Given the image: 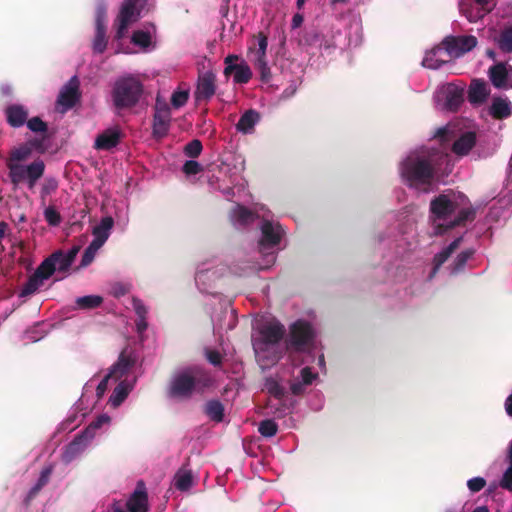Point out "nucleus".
<instances>
[{
  "instance_id": "37998d69",
  "label": "nucleus",
  "mask_w": 512,
  "mask_h": 512,
  "mask_svg": "<svg viewBox=\"0 0 512 512\" xmlns=\"http://www.w3.org/2000/svg\"><path fill=\"white\" fill-rule=\"evenodd\" d=\"M27 127L35 133H45L48 130L47 123L44 122L40 117L35 116L27 119L26 121Z\"/></svg>"
},
{
  "instance_id": "09e8293b",
  "label": "nucleus",
  "mask_w": 512,
  "mask_h": 512,
  "mask_svg": "<svg viewBox=\"0 0 512 512\" xmlns=\"http://www.w3.org/2000/svg\"><path fill=\"white\" fill-rule=\"evenodd\" d=\"M461 11L466 16V18L469 20V22H476L479 19L483 18L487 13H489L490 9H485V11H484V10L479 8L474 13V11L472 9L461 8Z\"/></svg>"
},
{
  "instance_id": "0eeeda50",
  "label": "nucleus",
  "mask_w": 512,
  "mask_h": 512,
  "mask_svg": "<svg viewBox=\"0 0 512 512\" xmlns=\"http://www.w3.org/2000/svg\"><path fill=\"white\" fill-rule=\"evenodd\" d=\"M458 203L450 199L446 194H440L434 197L430 202L431 219L433 220V228L436 224L447 223L453 219L452 215L456 212Z\"/></svg>"
},
{
  "instance_id": "2f4dec72",
  "label": "nucleus",
  "mask_w": 512,
  "mask_h": 512,
  "mask_svg": "<svg viewBox=\"0 0 512 512\" xmlns=\"http://www.w3.org/2000/svg\"><path fill=\"white\" fill-rule=\"evenodd\" d=\"M48 258H53L51 263L53 264L54 272L56 270L59 272H67L72 265V263L65 257L62 250L53 252Z\"/></svg>"
},
{
  "instance_id": "f3484780",
  "label": "nucleus",
  "mask_w": 512,
  "mask_h": 512,
  "mask_svg": "<svg viewBox=\"0 0 512 512\" xmlns=\"http://www.w3.org/2000/svg\"><path fill=\"white\" fill-rule=\"evenodd\" d=\"M445 97L444 108L455 112L464 101V89L453 83H449L443 90Z\"/></svg>"
},
{
  "instance_id": "052dcab7",
  "label": "nucleus",
  "mask_w": 512,
  "mask_h": 512,
  "mask_svg": "<svg viewBox=\"0 0 512 512\" xmlns=\"http://www.w3.org/2000/svg\"><path fill=\"white\" fill-rule=\"evenodd\" d=\"M50 474H51L50 468H45L44 470H42L40 477L37 480L36 485H38V487L43 488L48 483Z\"/></svg>"
},
{
  "instance_id": "7ed1b4c3",
  "label": "nucleus",
  "mask_w": 512,
  "mask_h": 512,
  "mask_svg": "<svg viewBox=\"0 0 512 512\" xmlns=\"http://www.w3.org/2000/svg\"><path fill=\"white\" fill-rule=\"evenodd\" d=\"M214 379L204 367L194 365L176 373L168 386L167 394L174 399H189L194 392L202 393L212 387Z\"/></svg>"
},
{
  "instance_id": "bf43d9fd",
  "label": "nucleus",
  "mask_w": 512,
  "mask_h": 512,
  "mask_svg": "<svg viewBox=\"0 0 512 512\" xmlns=\"http://www.w3.org/2000/svg\"><path fill=\"white\" fill-rule=\"evenodd\" d=\"M302 383L305 385H310L312 381L315 379L316 374H314L310 367H304L301 370Z\"/></svg>"
},
{
  "instance_id": "473e14b6",
  "label": "nucleus",
  "mask_w": 512,
  "mask_h": 512,
  "mask_svg": "<svg viewBox=\"0 0 512 512\" xmlns=\"http://www.w3.org/2000/svg\"><path fill=\"white\" fill-rule=\"evenodd\" d=\"M498 47L505 53L512 52V25L505 27L497 40Z\"/></svg>"
},
{
  "instance_id": "338daca9",
  "label": "nucleus",
  "mask_w": 512,
  "mask_h": 512,
  "mask_svg": "<svg viewBox=\"0 0 512 512\" xmlns=\"http://www.w3.org/2000/svg\"><path fill=\"white\" fill-rule=\"evenodd\" d=\"M80 250V246L78 245H75L73 246L67 253H64L65 257L71 262L73 263L78 252Z\"/></svg>"
},
{
  "instance_id": "13d9d810",
  "label": "nucleus",
  "mask_w": 512,
  "mask_h": 512,
  "mask_svg": "<svg viewBox=\"0 0 512 512\" xmlns=\"http://www.w3.org/2000/svg\"><path fill=\"white\" fill-rule=\"evenodd\" d=\"M110 378H112V376H111V374L108 373L97 385L96 395L98 398H101L105 394L107 387H108V381Z\"/></svg>"
},
{
  "instance_id": "69168bd1",
  "label": "nucleus",
  "mask_w": 512,
  "mask_h": 512,
  "mask_svg": "<svg viewBox=\"0 0 512 512\" xmlns=\"http://www.w3.org/2000/svg\"><path fill=\"white\" fill-rule=\"evenodd\" d=\"M305 384L302 382H294L291 384L290 389L293 395H300L304 392Z\"/></svg>"
},
{
  "instance_id": "e2e57ef3",
  "label": "nucleus",
  "mask_w": 512,
  "mask_h": 512,
  "mask_svg": "<svg viewBox=\"0 0 512 512\" xmlns=\"http://www.w3.org/2000/svg\"><path fill=\"white\" fill-rule=\"evenodd\" d=\"M56 188H57V182L54 179L47 180L42 188V193L45 195H48L52 191H55Z\"/></svg>"
},
{
  "instance_id": "58836bf2",
  "label": "nucleus",
  "mask_w": 512,
  "mask_h": 512,
  "mask_svg": "<svg viewBox=\"0 0 512 512\" xmlns=\"http://www.w3.org/2000/svg\"><path fill=\"white\" fill-rule=\"evenodd\" d=\"M439 50L440 48H435L430 52L426 53L425 57L423 58L422 65L429 69H439L445 63V61L438 60L435 58Z\"/></svg>"
},
{
  "instance_id": "1a4fd4ad",
  "label": "nucleus",
  "mask_w": 512,
  "mask_h": 512,
  "mask_svg": "<svg viewBox=\"0 0 512 512\" xmlns=\"http://www.w3.org/2000/svg\"><path fill=\"white\" fill-rule=\"evenodd\" d=\"M80 99V81L77 76H73L59 92L56 101L57 110L60 113H65L72 109Z\"/></svg>"
},
{
  "instance_id": "72a5a7b5",
  "label": "nucleus",
  "mask_w": 512,
  "mask_h": 512,
  "mask_svg": "<svg viewBox=\"0 0 512 512\" xmlns=\"http://www.w3.org/2000/svg\"><path fill=\"white\" fill-rule=\"evenodd\" d=\"M475 250L472 248L466 249L459 253L452 264V272L459 273L466 266L467 261L474 255Z\"/></svg>"
},
{
  "instance_id": "7c9ffc66",
  "label": "nucleus",
  "mask_w": 512,
  "mask_h": 512,
  "mask_svg": "<svg viewBox=\"0 0 512 512\" xmlns=\"http://www.w3.org/2000/svg\"><path fill=\"white\" fill-rule=\"evenodd\" d=\"M174 485L179 491H188L193 485V475L190 470L180 469L174 476Z\"/></svg>"
},
{
  "instance_id": "ddd939ff",
  "label": "nucleus",
  "mask_w": 512,
  "mask_h": 512,
  "mask_svg": "<svg viewBox=\"0 0 512 512\" xmlns=\"http://www.w3.org/2000/svg\"><path fill=\"white\" fill-rule=\"evenodd\" d=\"M475 217L476 210L473 207L461 209L458 211L457 215L447 223L436 224L434 227L433 235H443L458 226L465 225L467 221H473Z\"/></svg>"
},
{
  "instance_id": "f704fd0d",
  "label": "nucleus",
  "mask_w": 512,
  "mask_h": 512,
  "mask_svg": "<svg viewBox=\"0 0 512 512\" xmlns=\"http://www.w3.org/2000/svg\"><path fill=\"white\" fill-rule=\"evenodd\" d=\"M103 302V298L98 295H88L79 297L76 304L80 309H94L99 307Z\"/></svg>"
},
{
  "instance_id": "a19ab883",
  "label": "nucleus",
  "mask_w": 512,
  "mask_h": 512,
  "mask_svg": "<svg viewBox=\"0 0 512 512\" xmlns=\"http://www.w3.org/2000/svg\"><path fill=\"white\" fill-rule=\"evenodd\" d=\"M131 41L142 48H146L151 44V35L147 31L136 30L132 34Z\"/></svg>"
},
{
  "instance_id": "680f3d73",
  "label": "nucleus",
  "mask_w": 512,
  "mask_h": 512,
  "mask_svg": "<svg viewBox=\"0 0 512 512\" xmlns=\"http://www.w3.org/2000/svg\"><path fill=\"white\" fill-rule=\"evenodd\" d=\"M434 137L438 138L441 143L447 142L449 140V130L446 127L438 128Z\"/></svg>"
},
{
  "instance_id": "c85d7f7f",
  "label": "nucleus",
  "mask_w": 512,
  "mask_h": 512,
  "mask_svg": "<svg viewBox=\"0 0 512 512\" xmlns=\"http://www.w3.org/2000/svg\"><path fill=\"white\" fill-rule=\"evenodd\" d=\"M131 391V386L126 381H121L113 390L109 398V403L113 407L120 406L124 400L128 397Z\"/></svg>"
},
{
  "instance_id": "4be33fe9",
  "label": "nucleus",
  "mask_w": 512,
  "mask_h": 512,
  "mask_svg": "<svg viewBox=\"0 0 512 512\" xmlns=\"http://www.w3.org/2000/svg\"><path fill=\"white\" fill-rule=\"evenodd\" d=\"M134 365L135 359L123 351L120 353L117 362L112 365L109 374H111L112 377L119 379L126 375Z\"/></svg>"
},
{
  "instance_id": "0e129e2a",
  "label": "nucleus",
  "mask_w": 512,
  "mask_h": 512,
  "mask_svg": "<svg viewBox=\"0 0 512 512\" xmlns=\"http://www.w3.org/2000/svg\"><path fill=\"white\" fill-rule=\"evenodd\" d=\"M42 487H38V485H34L28 492L27 496H26V499H25V503L26 505H28L30 503L31 500H33L37 495L38 493L41 491Z\"/></svg>"
},
{
  "instance_id": "39448f33",
  "label": "nucleus",
  "mask_w": 512,
  "mask_h": 512,
  "mask_svg": "<svg viewBox=\"0 0 512 512\" xmlns=\"http://www.w3.org/2000/svg\"><path fill=\"white\" fill-rule=\"evenodd\" d=\"M314 332L310 323L304 320H297L289 329L287 349L296 352H304L312 344Z\"/></svg>"
},
{
  "instance_id": "20e7f679",
  "label": "nucleus",
  "mask_w": 512,
  "mask_h": 512,
  "mask_svg": "<svg viewBox=\"0 0 512 512\" xmlns=\"http://www.w3.org/2000/svg\"><path fill=\"white\" fill-rule=\"evenodd\" d=\"M144 92L142 82L133 75L118 78L112 88L113 105L118 110L130 109L138 104Z\"/></svg>"
},
{
  "instance_id": "4468645a",
  "label": "nucleus",
  "mask_w": 512,
  "mask_h": 512,
  "mask_svg": "<svg viewBox=\"0 0 512 512\" xmlns=\"http://www.w3.org/2000/svg\"><path fill=\"white\" fill-rule=\"evenodd\" d=\"M262 237L259 241L260 251L264 252L267 248H272L278 245L282 237V227L277 224L274 225L270 221H264L261 225Z\"/></svg>"
},
{
  "instance_id": "79ce46f5",
  "label": "nucleus",
  "mask_w": 512,
  "mask_h": 512,
  "mask_svg": "<svg viewBox=\"0 0 512 512\" xmlns=\"http://www.w3.org/2000/svg\"><path fill=\"white\" fill-rule=\"evenodd\" d=\"M202 150V142L198 139H193L185 145L184 154L190 158H197Z\"/></svg>"
},
{
  "instance_id": "774afa93",
  "label": "nucleus",
  "mask_w": 512,
  "mask_h": 512,
  "mask_svg": "<svg viewBox=\"0 0 512 512\" xmlns=\"http://www.w3.org/2000/svg\"><path fill=\"white\" fill-rule=\"evenodd\" d=\"M504 407L507 415L512 417V393L506 398Z\"/></svg>"
},
{
  "instance_id": "49530a36",
  "label": "nucleus",
  "mask_w": 512,
  "mask_h": 512,
  "mask_svg": "<svg viewBox=\"0 0 512 512\" xmlns=\"http://www.w3.org/2000/svg\"><path fill=\"white\" fill-rule=\"evenodd\" d=\"M189 98V94L187 91H175L171 96V104L175 108H180L184 106Z\"/></svg>"
},
{
  "instance_id": "f257e3e1",
  "label": "nucleus",
  "mask_w": 512,
  "mask_h": 512,
  "mask_svg": "<svg viewBox=\"0 0 512 512\" xmlns=\"http://www.w3.org/2000/svg\"><path fill=\"white\" fill-rule=\"evenodd\" d=\"M442 156L437 149L412 152L402 161L400 174L410 187H429L435 180L439 159Z\"/></svg>"
},
{
  "instance_id": "5701e85b",
  "label": "nucleus",
  "mask_w": 512,
  "mask_h": 512,
  "mask_svg": "<svg viewBox=\"0 0 512 512\" xmlns=\"http://www.w3.org/2000/svg\"><path fill=\"white\" fill-rule=\"evenodd\" d=\"M114 220L111 216H106L101 219L100 224L95 226L92 230L94 239L92 242L103 246L110 235V231L113 228Z\"/></svg>"
},
{
  "instance_id": "412c9836",
  "label": "nucleus",
  "mask_w": 512,
  "mask_h": 512,
  "mask_svg": "<svg viewBox=\"0 0 512 512\" xmlns=\"http://www.w3.org/2000/svg\"><path fill=\"white\" fill-rule=\"evenodd\" d=\"M476 145V133L472 131L462 134L452 145V151L458 156H466Z\"/></svg>"
},
{
  "instance_id": "bb28decb",
  "label": "nucleus",
  "mask_w": 512,
  "mask_h": 512,
  "mask_svg": "<svg viewBox=\"0 0 512 512\" xmlns=\"http://www.w3.org/2000/svg\"><path fill=\"white\" fill-rule=\"evenodd\" d=\"M489 78L493 86L499 89L507 88L508 71L504 63H497L490 67Z\"/></svg>"
},
{
  "instance_id": "6e6d98bb",
  "label": "nucleus",
  "mask_w": 512,
  "mask_h": 512,
  "mask_svg": "<svg viewBox=\"0 0 512 512\" xmlns=\"http://www.w3.org/2000/svg\"><path fill=\"white\" fill-rule=\"evenodd\" d=\"M133 309L137 315V318L146 317L147 308L140 299H137V298L133 299Z\"/></svg>"
},
{
  "instance_id": "f8f14e48",
  "label": "nucleus",
  "mask_w": 512,
  "mask_h": 512,
  "mask_svg": "<svg viewBox=\"0 0 512 512\" xmlns=\"http://www.w3.org/2000/svg\"><path fill=\"white\" fill-rule=\"evenodd\" d=\"M171 112L165 102H160L157 98L155 114L153 118V136L161 139L165 137L170 128Z\"/></svg>"
},
{
  "instance_id": "6ab92c4d",
  "label": "nucleus",
  "mask_w": 512,
  "mask_h": 512,
  "mask_svg": "<svg viewBox=\"0 0 512 512\" xmlns=\"http://www.w3.org/2000/svg\"><path fill=\"white\" fill-rule=\"evenodd\" d=\"M120 139V130L109 128L97 136L94 147L98 150H110L119 144Z\"/></svg>"
},
{
  "instance_id": "423d86ee",
  "label": "nucleus",
  "mask_w": 512,
  "mask_h": 512,
  "mask_svg": "<svg viewBox=\"0 0 512 512\" xmlns=\"http://www.w3.org/2000/svg\"><path fill=\"white\" fill-rule=\"evenodd\" d=\"M140 0H124L119 15L115 21L117 26L115 39H122L131 23L140 18L142 7L139 6Z\"/></svg>"
},
{
  "instance_id": "dca6fc26",
  "label": "nucleus",
  "mask_w": 512,
  "mask_h": 512,
  "mask_svg": "<svg viewBox=\"0 0 512 512\" xmlns=\"http://www.w3.org/2000/svg\"><path fill=\"white\" fill-rule=\"evenodd\" d=\"M126 506L129 512H147L148 495L142 481L137 483L136 489L128 499Z\"/></svg>"
},
{
  "instance_id": "2eb2a0df",
  "label": "nucleus",
  "mask_w": 512,
  "mask_h": 512,
  "mask_svg": "<svg viewBox=\"0 0 512 512\" xmlns=\"http://www.w3.org/2000/svg\"><path fill=\"white\" fill-rule=\"evenodd\" d=\"M216 91V76L212 71H206L199 75L195 97L198 101L210 100Z\"/></svg>"
},
{
  "instance_id": "603ef678",
  "label": "nucleus",
  "mask_w": 512,
  "mask_h": 512,
  "mask_svg": "<svg viewBox=\"0 0 512 512\" xmlns=\"http://www.w3.org/2000/svg\"><path fill=\"white\" fill-rule=\"evenodd\" d=\"M258 39V50L256 51V57H266V50L268 46V39L263 33H259Z\"/></svg>"
},
{
  "instance_id": "9b49d317",
  "label": "nucleus",
  "mask_w": 512,
  "mask_h": 512,
  "mask_svg": "<svg viewBox=\"0 0 512 512\" xmlns=\"http://www.w3.org/2000/svg\"><path fill=\"white\" fill-rule=\"evenodd\" d=\"M442 45L450 57L459 58L476 47L477 39L472 35L447 36Z\"/></svg>"
},
{
  "instance_id": "4d7b16f0",
  "label": "nucleus",
  "mask_w": 512,
  "mask_h": 512,
  "mask_svg": "<svg viewBox=\"0 0 512 512\" xmlns=\"http://www.w3.org/2000/svg\"><path fill=\"white\" fill-rule=\"evenodd\" d=\"M237 219L241 223H247L253 219V213L246 207L241 206V207H239V209L237 211Z\"/></svg>"
},
{
  "instance_id": "9d476101",
  "label": "nucleus",
  "mask_w": 512,
  "mask_h": 512,
  "mask_svg": "<svg viewBox=\"0 0 512 512\" xmlns=\"http://www.w3.org/2000/svg\"><path fill=\"white\" fill-rule=\"evenodd\" d=\"M224 75H233L236 84H246L252 78V71L248 64L235 54H230L224 59Z\"/></svg>"
},
{
  "instance_id": "a18cd8bd",
  "label": "nucleus",
  "mask_w": 512,
  "mask_h": 512,
  "mask_svg": "<svg viewBox=\"0 0 512 512\" xmlns=\"http://www.w3.org/2000/svg\"><path fill=\"white\" fill-rule=\"evenodd\" d=\"M44 217L51 226H58L61 223V215L53 206H49L45 209Z\"/></svg>"
},
{
  "instance_id": "e433bc0d",
  "label": "nucleus",
  "mask_w": 512,
  "mask_h": 512,
  "mask_svg": "<svg viewBox=\"0 0 512 512\" xmlns=\"http://www.w3.org/2000/svg\"><path fill=\"white\" fill-rule=\"evenodd\" d=\"M107 47L106 28H99L95 31L93 41V51L95 53H103Z\"/></svg>"
},
{
  "instance_id": "8fccbe9b",
  "label": "nucleus",
  "mask_w": 512,
  "mask_h": 512,
  "mask_svg": "<svg viewBox=\"0 0 512 512\" xmlns=\"http://www.w3.org/2000/svg\"><path fill=\"white\" fill-rule=\"evenodd\" d=\"M205 357L215 367L222 365L223 357L217 350L205 349Z\"/></svg>"
},
{
  "instance_id": "c9c22d12",
  "label": "nucleus",
  "mask_w": 512,
  "mask_h": 512,
  "mask_svg": "<svg viewBox=\"0 0 512 512\" xmlns=\"http://www.w3.org/2000/svg\"><path fill=\"white\" fill-rule=\"evenodd\" d=\"M258 431L263 437L270 438L276 435L278 425L272 419H265L259 423Z\"/></svg>"
},
{
  "instance_id": "4c0bfd02",
  "label": "nucleus",
  "mask_w": 512,
  "mask_h": 512,
  "mask_svg": "<svg viewBox=\"0 0 512 512\" xmlns=\"http://www.w3.org/2000/svg\"><path fill=\"white\" fill-rule=\"evenodd\" d=\"M255 68L260 74V79L262 82L268 83L271 79V70L266 61V57H256L255 59Z\"/></svg>"
},
{
  "instance_id": "aec40b11",
  "label": "nucleus",
  "mask_w": 512,
  "mask_h": 512,
  "mask_svg": "<svg viewBox=\"0 0 512 512\" xmlns=\"http://www.w3.org/2000/svg\"><path fill=\"white\" fill-rule=\"evenodd\" d=\"M5 116L7 123L13 128L23 126L28 118V110L23 105L12 104L6 107Z\"/></svg>"
},
{
  "instance_id": "cd10ccee",
  "label": "nucleus",
  "mask_w": 512,
  "mask_h": 512,
  "mask_svg": "<svg viewBox=\"0 0 512 512\" xmlns=\"http://www.w3.org/2000/svg\"><path fill=\"white\" fill-rule=\"evenodd\" d=\"M512 113V107L510 102L506 99H502L500 97L495 98L490 107V114L495 119H505L509 117Z\"/></svg>"
},
{
  "instance_id": "a211bd4d",
  "label": "nucleus",
  "mask_w": 512,
  "mask_h": 512,
  "mask_svg": "<svg viewBox=\"0 0 512 512\" xmlns=\"http://www.w3.org/2000/svg\"><path fill=\"white\" fill-rule=\"evenodd\" d=\"M260 334L264 344L275 345L283 339L285 327L278 321L271 322L261 328Z\"/></svg>"
},
{
  "instance_id": "3c124183",
  "label": "nucleus",
  "mask_w": 512,
  "mask_h": 512,
  "mask_svg": "<svg viewBox=\"0 0 512 512\" xmlns=\"http://www.w3.org/2000/svg\"><path fill=\"white\" fill-rule=\"evenodd\" d=\"M486 486V480L482 477H474L467 481V487L472 493L481 491Z\"/></svg>"
},
{
  "instance_id": "de8ad7c7",
  "label": "nucleus",
  "mask_w": 512,
  "mask_h": 512,
  "mask_svg": "<svg viewBox=\"0 0 512 512\" xmlns=\"http://www.w3.org/2000/svg\"><path fill=\"white\" fill-rule=\"evenodd\" d=\"M182 171L186 175H196L203 171V167L195 160H187L182 167Z\"/></svg>"
},
{
  "instance_id": "6e6552de",
  "label": "nucleus",
  "mask_w": 512,
  "mask_h": 512,
  "mask_svg": "<svg viewBox=\"0 0 512 512\" xmlns=\"http://www.w3.org/2000/svg\"><path fill=\"white\" fill-rule=\"evenodd\" d=\"M53 258L44 259L41 264L36 268L35 272L28 278L27 282L23 285L20 296L27 297L34 294L39 287H41L45 280L49 279L54 273L52 262Z\"/></svg>"
},
{
  "instance_id": "864d4df0",
  "label": "nucleus",
  "mask_w": 512,
  "mask_h": 512,
  "mask_svg": "<svg viewBox=\"0 0 512 512\" xmlns=\"http://www.w3.org/2000/svg\"><path fill=\"white\" fill-rule=\"evenodd\" d=\"M451 256V254L444 248L441 252L434 256V270H438Z\"/></svg>"
},
{
  "instance_id": "c03bdc74",
  "label": "nucleus",
  "mask_w": 512,
  "mask_h": 512,
  "mask_svg": "<svg viewBox=\"0 0 512 512\" xmlns=\"http://www.w3.org/2000/svg\"><path fill=\"white\" fill-rule=\"evenodd\" d=\"M266 387L269 394L276 399H282L285 396L284 388L273 379L267 380Z\"/></svg>"
},
{
  "instance_id": "ea45409f",
  "label": "nucleus",
  "mask_w": 512,
  "mask_h": 512,
  "mask_svg": "<svg viewBox=\"0 0 512 512\" xmlns=\"http://www.w3.org/2000/svg\"><path fill=\"white\" fill-rule=\"evenodd\" d=\"M102 246L94 243V242H91L88 247L85 249L83 255H82V259H81V263H80V266L81 267H86L88 265H90L94 258H95V255L97 253V251L101 248Z\"/></svg>"
},
{
  "instance_id": "f03ea898",
  "label": "nucleus",
  "mask_w": 512,
  "mask_h": 512,
  "mask_svg": "<svg viewBox=\"0 0 512 512\" xmlns=\"http://www.w3.org/2000/svg\"><path fill=\"white\" fill-rule=\"evenodd\" d=\"M40 145L41 142L34 139L10 151L6 159V167L9 170L8 176L13 185L17 186L26 180L29 189H33L37 181L43 176L45 164L41 159H37L26 166L19 164L31 156L34 147H39Z\"/></svg>"
},
{
  "instance_id": "c756f323",
  "label": "nucleus",
  "mask_w": 512,
  "mask_h": 512,
  "mask_svg": "<svg viewBox=\"0 0 512 512\" xmlns=\"http://www.w3.org/2000/svg\"><path fill=\"white\" fill-rule=\"evenodd\" d=\"M205 414L215 422H222L224 418V406L219 400H209L204 407Z\"/></svg>"
},
{
  "instance_id": "a878e982",
  "label": "nucleus",
  "mask_w": 512,
  "mask_h": 512,
  "mask_svg": "<svg viewBox=\"0 0 512 512\" xmlns=\"http://www.w3.org/2000/svg\"><path fill=\"white\" fill-rule=\"evenodd\" d=\"M259 120L260 114L254 109H249L241 115L238 123L236 124V129L244 134L251 133Z\"/></svg>"
},
{
  "instance_id": "b1692460",
  "label": "nucleus",
  "mask_w": 512,
  "mask_h": 512,
  "mask_svg": "<svg viewBox=\"0 0 512 512\" xmlns=\"http://www.w3.org/2000/svg\"><path fill=\"white\" fill-rule=\"evenodd\" d=\"M488 95L489 90L487 88V84L483 80L475 79L471 82L468 91V100L470 103H483Z\"/></svg>"
},
{
  "instance_id": "393cba45",
  "label": "nucleus",
  "mask_w": 512,
  "mask_h": 512,
  "mask_svg": "<svg viewBox=\"0 0 512 512\" xmlns=\"http://www.w3.org/2000/svg\"><path fill=\"white\" fill-rule=\"evenodd\" d=\"M110 422V417L106 414H102L98 416L94 421H92L89 426L78 435L75 440L70 444V448L81 443L82 439H91L93 438L96 430L100 429L104 424H108Z\"/></svg>"
},
{
  "instance_id": "5fc2aeb1",
  "label": "nucleus",
  "mask_w": 512,
  "mask_h": 512,
  "mask_svg": "<svg viewBox=\"0 0 512 512\" xmlns=\"http://www.w3.org/2000/svg\"><path fill=\"white\" fill-rule=\"evenodd\" d=\"M106 8L103 5H99L96 10V29L106 28Z\"/></svg>"
}]
</instances>
